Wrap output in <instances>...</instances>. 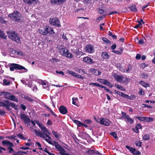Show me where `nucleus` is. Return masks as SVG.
I'll return each instance as SVG.
<instances>
[{
    "label": "nucleus",
    "mask_w": 155,
    "mask_h": 155,
    "mask_svg": "<svg viewBox=\"0 0 155 155\" xmlns=\"http://www.w3.org/2000/svg\"><path fill=\"white\" fill-rule=\"evenodd\" d=\"M139 83L142 86L146 88L147 87H149L150 86L149 84L147 83H145L144 81H140Z\"/></svg>",
    "instance_id": "nucleus-24"
},
{
    "label": "nucleus",
    "mask_w": 155,
    "mask_h": 155,
    "mask_svg": "<svg viewBox=\"0 0 155 155\" xmlns=\"http://www.w3.org/2000/svg\"><path fill=\"white\" fill-rule=\"evenodd\" d=\"M112 52L114 53L118 54H121V52L120 51L116 50H113L112 51Z\"/></svg>",
    "instance_id": "nucleus-55"
},
{
    "label": "nucleus",
    "mask_w": 155,
    "mask_h": 155,
    "mask_svg": "<svg viewBox=\"0 0 155 155\" xmlns=\"http://www.w3.org/2000/svg\"><path fill=\"white\" fill-rule=\"evenodd\" d=\"M147 66L148 65L144 63H142L140 64V67L142 68H144Z\"/></svg>",
    "instance_id": "nucleus-38"
},
{
    "label": "nucleus",
    "mask_w": 155,
    "mask_h": 155,
    "mask_svg": "<svg viewBox=\"0 0 155 155\" xmlns=\"http://www.w3.org/2000/svg\"><path fill=\"white\" fill-rule=\"evenodd\" d=\"M62 38L65 41H67L68 40V39L66 37V35L64 33L62 35Z\"/></svg>",
    "instance_id": "nucleus-58"
},
{
    "label": "nucleus",
    "mask_w": 155,
    "mask_h": 155,
    "mask_svg": "<svg viewBox=\"0 0 155 155\" xmlns=\"http://www.w3.org/2000/svg\"><path fill=\"white\" fill-rule=\"evenodd\" d=\"M130 151L134 154L139 155L140 154V153L139 151H137L135 149L133 148H132Z\"/></svg>",
    "instance_id": "nucleus-25"
},
{
    "label": "nucleus",
    "mask_w": 155,
    "mask_h": 155,
    "mask_svg": "<svg viewBox=\"0 0 155 155\" xmlns=\"http://www.w3.org/2000/svg\"><path fill=\"white\" fill-rule=\"evenodd\" d=\"M0 37L4 39H6L7 37L3 32L0 30Z\"/></svg>",
    "instance_id": "nucleus-31"
},
{
    "label": "nucleus",
    "mask_w": 155,
    "mask_h": 155,
    "mask_svg": "<svg viewBox=\"0 0 155 155\" xmlns=\"http://www.w3.org/2000/svg\"><path fill=\"white\" fill-rule=\"evenodd\" d=\"M8 37L11 39L14 40L17 42H21L20 38L18 35L16 34L14 31L9 30L7 32Z\"/></svg>",
    "instance_id": "nucleus-3"
},
{
    "label": "nucleus",
    "mask_w": 155,
    "mask_h": 155,
    "mask_svg": "<svg viewBox=\"0 0 155 155\" xmlns=\"http://www.w3.org/2000/svg\"><path fill=\"white\" fill-rule=\"evenodd\" d=\"M34 131L37 136L40 137L42 138L49 143L53 145H54V143H53L52 140H50L51 139H49V138L48 139L46 138V137H47L45 136L44 134H42L39 130H38L37 129H35L34 130Z\"/></svg>",
    "instance_id": "nucleus-7"
},
{
    "label": "nucleus",
    "mask_w": 155,
    "mask_h": 155,
    "mask_svg": "<svg viewBox=\"0 0 155 155\" xmlns=\"http://www.w3.org/2000/svg\"><path fill=\"white\" fill-rule=\"evenodd\" d=\"M154 119L151 117H146V121H147L149 122L153 121Z\"/></svg>",
    "instance_id": "nucleus-41"
},
{
    "label": "nucleus",
    "mask_w": 155,
    "mask_h": 155,
    "mask_svg": "<svg viewBox=\"0 0 155 155\" xmlns=\"http://www.w3.org/2000/svg\"><path fill=\"white\" fill-rule=\"evenodd\" d=\"M36 124L41 129L42 131L41 132L42 134H44L45 136L49 139H51V137L49 135L50 134V133L48 129L45 127L41 123H40L38 121H36Z\"/></svg>",
    "instance_id": "nucleus-2"
},
{
    "label": "nucleus",
    "mask_w": 155,
    "mask_h": 155,
    "mask_svg": "<svg viewBox=\"0 0 155 155\" xmlns=\"http://www.w3.org/2000/svg\"><path fill=\"white\" fill-rule=\"evenodd\" d=\"M7 137L10 139H13L14 140H17V136L15 135L8 136Z\"/></svg>",
    "instance_id": "nucleus-37"
},
{
    "label": "nucleus",
    "mask_w": 155,
    "mask_h": 155,
    "mask_svg": "<svg viewBox=\"0 0 155 155\" xmlns=\"http://www.w3.org/2000/svg\"><path fill=\"white\" fill-rule=\"evenodd\" d=\"M59 110L60 112L63 114H67L68 112L66 108L63 106H61L59 108Z\"/></svg>",
    "instance_id": "nucleus-15"
},
{
    "label": "nucleus",
    "mask_w": 155,
    "mask_h": 155,
    "mask_svg": "<svg viewBox=\"0 0 155 155\" xmlns=\"http://www.w3.org/2000/svg\"><path fill=\"white\" fill-rule=\"evenodd\" d=\"M54 145L55 147L59 151L62 148L61 146L57 142L55 141H54Z\"/></svg>",
    "instance_id": "nucleus-28"
},
{
    "label": "nucleus",
    "mask_w": 155,
    "mask_h": 155,
    "mask_svg": "<svg viewBox=\"0 0 155 155\" xmlns=\"http://www.w3.org/2000/svg\"><path fill=\"white\" fill-rule=\"evenodd\" d=\"M17 136L20 139L24 140H25L26 139L25 138V137H24V136L21 134H17Z\"/></svg>",
    "instance_id": "nucleus-46"
},
{
    "label": "nucleus",
    "mask_w": 155,
    "mask_h": 155,
    "mask_svg": "<svg viewBox=\"0 0 155 155\" xmlns=\"http://www.w3.org/2000/svg\"><path fill=\"white\" fill-rule=\"evenodd\" d=\"M130 10L132 11L136 12L137 11L136 6L135 5H133L129 7Z\"/></svg>",
    "instance_id": "nucleus-34"
},
{
    "label": "nucleus",
    "mask_w": 155,
    "mask_h": 155,
    "mask_svg": "<svg viewBox=\"0 0 155 155\" xmlns=\"http://www.w3.org/2000/svg\"><path fill=\"white\" fill-rule=\"evenodd\" d=\"M59 21L58 19L56 18H51L49 20V22L51 25H52L57 26L59 27L61 25L59 24Z\"/></svg>",
    "instance_id": "nucleus-10"
},
{
    "label": "nucleus",
    "mask_w": 155,
    "mask_h": 155,
    "mask_svg": "<svg viewBox=\"0 0 155 155\" xmlns=\"http://www.w3.org/2000/svg\"><path fill=\"white\" fill-rule=\"evenodd\" d=\"M0 96L4 97L6 99L18 102V100L16 97L13 95H11L9 93L4 91L0 92Z\"/></svg>",
    "instance_id": "nucleus-4"
},
{
    "label": "nucleus",
    "mask_w": 155,
    "mask_h": 155,
    "mask_svg": "<svg viewBox=\"0 0 155 155\" xmlns=\"http://www.w3.org/2000/svg\"><path fill=\"white\" fill-rule=\"evenodd\" d=\"M122 117L124 119H127L129 117V115L127 114L125 112H122Z\"/></svg>",
    "instance_id": "nucleus-35"
},
{
    "label": "nucleus",
    "mask_w": 155,
    "mask_h": 155,
    "mask_svg": "<svg viewBox=\"0 0 155 155\" xmlns=\"http://www.w3.org/2000/svg\"><path fill=\"white\" fill-rule=\"evenodd\" d=\"M5 113V112L4 110H0V115H3Z\"/></svg>",
    "instance_id": "nucleus-62"
},
{
    "label": "nucleus",
    "mask_w": 155,
    "mask_h": 155,
    "mask_svg": "<svg viewBox=\"0 0 155 155\" xmlns=\"http://www.w3.org/2000/svg\"><path fill=\"white\" fill-rule=\"evenodd\" d=\"M99 123L102 125L106 126L110 125V122L108 119L106 118H101Z\"/></svg>",
    "instance_id": "nucleus-12"
},
{
    "label": "nucleus",
    "mask_w": 155,
    "mask_h": 155,
    "mask_svg": "<svg viewBox=\"0 0 155 155\" xmlns=\"http://www.w3.org/2000/svg\"><path fill=\"white\" fill-rule=\"evenodd\" d=\"M139 94L141 95H143L144 94V92L143 91V90L140 89Z\"/></svg>",
    "instance_id": "nucleus-63"
},
{
    "label": "nucleus",
    "mask_w": 155,
    "mask_h": 155,
    "mask_svg": "<svg viewBox=\"0 0 155 155\" xmlns=\"http://www.w3.org/2000/svg\"><path fill=\"white\" fill-rule=\"evenodd\" d=\"M143 139L144 140H148L150 139V136L148 134H145L143 136Z\"/></svg>",
    "instance_id": "nucleus-36"
},
{
    "label": "nucleus",
    "mask_w": 155,
    "mask_h": 155,
    "mask_svg": "<svg viewBox=\"0 0 155 155\" xmlns=\"http://www.w3.org/2000/svg\"><path fill=\"white\" fill-rule=\"evenodd\" d=\"M141 74V77L142 78L144 79H146L148 77V75L147 74L142 73Z\"/></svg>",
    "instance_id": "nucleus-43"
},
{
    "label": "nucleus",
    "mask_w": 155,
    "mask_h": 155,
    "mask_svg": "<svg viewBox=\"0 0 155 155\" xmlns=\"http://www.w3.org/2000/svg\"><path fill=\"white\" fill-rule=\"evenodd\" d=\"M138 23L139 24L138 25H135L134 27V28H140L141 27V25H142V23H141V22L140 21H138Z\"/></svg>",
    "instance_id": "nucleus-40"
},
{
    "label": "nucleus",
    "mask_w": 155,
    "mask_h": 155,
    "mask_svg": "<svg viewBox=\"0 0 155 155\" xmlns=\"http://www.w3.org/2000/svg\"><path fill=\"white\" fill-rule=\"evenodd\" d=\"M10 70L11 71H13L15 70H23V72H26L28 70L23 66L16 64H12L10 66Z\"/></svg>",
    "instance_id": "nucleus-5"
},
{
    "label": "nucleus",
    "mask_w": 155,
    "mask_h": 155,
    "mask_svg": "<svg viewBox=\"0 0 155 155\" xmlns=\"http://www.w3.org/2000/svg\"><path fill=\"white\" fill-rule=\"evenodd\" d=\"M115 86L116 87H117V88H119V89H120L121 90L124 91V88L122 86L119 85L118 84L115 85Z\"/></svg>",
    "instance_id": "nucleus-54"
},
{
    "label": "nucleus",
    "mask_w": 155,
    "mask_h": 155,
    "mask_svg": "<svg viewBox=\"0 0 155 155\" xmlns=\"http://www.w3.org/2000/svg\"><path fill=\"white\" fill-rule=\"evenodd\" d=\"M115 79L117 81L121 82L123 78V77L120 75H119L116 74H114L113 75Z\"/></svg>",
    "instance_id": "nucleus-16"
},
{
    "label": "nucleus",
    "mask_w": 155,
    "mask_h": 155,
    "mask_svg": "<svg viewBox=\"0 0 155 155\" xmlns=\"http://www.w3.org/2000/svg\"><path fill=\"white\" fill-rule=\"evenodd\" d=\"M7 101H4L3 102H0V106H2L3 107H5L6 108L7 107Z\"/></svg>",
    "instance_id": "nucleus-27"
},
{
    "label": "nucleus",
    "mask_w": 155,
    "mask_h": 155,
    "mask_svg": "<svg viewBox=\"0 0 155 155\" xmlns=\"http://www.w3.org/2000/svg\"><path fill=\"white\" fill-rule=\"evenodd\" d=\"M92 121L90 120H84V122L86 124H90L91 123Z\"/></svg>",
    "instance_id": "nucleus-52"
},
{
    "label": "nucleus",
    "mask_w": 155,
    "mask_h": 155,
    "mask_svg": "<svg viewBox=\"0 0 155 155\" xmlns=\"http://www.w3.org/2000/svg\"><path fill=\"white\" fill-rule=\"evenodd\" d=\"M7 107H6V109L8 111L11 110V109L10 107L11 106L12 108H14L15 110H18V106L17 105H16L14 103L12 102L7 101Z\"/></svg>",
    "instance_id": "nucleus-11"
},
{
    "label": "nucleus",
    "mask_w": 155,
    "mask_h": 155,
    "mask_svg": "<svg viewBox=\"0 0 155 155\" xmlns=\"http://www.w3.org/2000/svg\"><path fill=\"white\" fill-rule=\"evenodd\" d=\"M24 99L25 100H26L28 101H29L30 102H31L33 101V100L30 97H28L27 96H25L24 97Z\"/></svg>",
    "instance_id": "nucleus-45"
},
{
    "label": "nucleus",
    "mask_w": 155,
    "mask_h": 155,
    "mask_svg": "<svg viewBox=\"0 0 155 155\" xmlns=\"http://www.w3.org/2000/svg\"><path fill=\"white\" fill-rule=\"evenodd\" d=\"M52 133L55 137H56L57 139H58L60 138V135L58 133L54 131H52Z\"/></svg>",
    "instance_id": "nucleus-32"
},
{
    "label": "nucleus",
    "mask_w": 155,
    "mask_h": 155,
    "mask_svg": "<svg viewBox=\"0 0 155 155\" xmlns=\"http://www.w3.org/2000/svg\"><path fill=\"white\" fill-rule=\"evenodd\" d=\"M47 124L48 125L51 126L52 124V122L50 120H48L47 123Z\"/></svg>",
    "instance_id": "nucleus-61"
},
{
    "label": "nucleus",
    "mask_w": 155,
    "mask_h": 155,
    "mask_svg": "<svg viewBox=\"0 0 155 155\" xmlns=\"http://www.w3.org/2000/svg\"><path fill=\"white\" fill-rule=\"evenodd\" d=\"M127 120L128 122H129L130 124H131L134 121V120L131 118L129 117L127 119Z\"/></svg>",
    "instance_id": "nucleus-48"
},
{
    "label": "nucleus",
    "mask_w": 155,
    "mask_h": 155,
    "mask_svg": "<svg viewBox=\"0 0 155 155\" xmlns=\"http://www.w3.org/2000/svg\"><path fill=\"white\" fill-rule=\"evenodd\" d=\"M98 12L99 13L101 14H103L104 12V11L103 9H99Z\"/></svg>",
    "instance_id": "nucleus-64"
},
{
    "label": "nucleus",
    "mask_w": 155,
    "mask_h": 155,
    "mask_svg": "<svg viewBox=\"0 0 155 155\" xmlns=\"http://www.w3.org/2000/svg\"><path fill=\"white\" fill-rule=\"evenodd\" d=\"M83 61L87 63H92L93 62L92 59L88 57L84 58Z\"/></svg>",
    "instance_id": "nucleus-21"
},
{
    "label": "nucleus",
    "mask_w": 155,
    "mask_h": 155,
    "mask_svg": "<svg viewBox=\"0 0 155 155\" xmlns=\"http://www.w3.org/2000/svg\"><path fill=\"white\" fill-rule=\"evenodd\" d=\"M102 39L104 42L107 44H110V41L105 38H103Z\"/></svg>",
    "instance_id": "nucleus-39"
},
{
    "label": "nucleus",
    "mask_w": 155,
    "mask_h": 155,
    "mask_svg": "<svg viewBox=\"0 0 155 155\" xmlns=\"http://www.w3.org/2000/svg\"><path fill=\"white\" fill-rule=\"evenodd\" d=\"M36 0H23L24 2L28 4H35L37 3Z\"/></svg>",
    "instance_id": "nucleus-23"
},
{
    "label": "nucleus",
    "mask_w": 155,
    "mask_h": 155,
    "mask_svg": "<svg viewBox=\"0 0 155 155\" xmlns=\"http://www.w3.org/2000/svg\"><path fill=\"white\" fill-rule=\"evenodd\" d=\"M78 70L79 71V73H80V74H84L85 73V72L84 71V70H83V69H78Z\"/></svg>",
    "instance_id": "nucleus-53"
},
{
    "label": "nucleus",
    "mask_w": 155,
    "mask_h": 155,
    "mask_svg": "<svg viewBox=\"0 0 155 155\" xmlns=\"http://www.w3.org/2000/svg\"><path fill=\"white\" fill-rule=\"evenodd\" d=\"M110 135L114 137L115 139L117 138V134L115 132H112L110 133Z\"/></svg>",
    "instance_id": "nucleus-50"
},
{
    "label": "nucleus",
    "mask_w": 155,
    "mask_h": 155,
    "mask_svg": "<svg viewBox=\"0 0 155 155\" xmlns=\"http://www.w3.org/2000/svg\"><path fill=\"white\" fill-rule=\"evenodd\" d=\"M94 150H89L87 151V153L90 155H92L94 153Z\"/></svg>",
    "instance_id": "nucleus-44"
},
{
    "label": "nucleus",
    "mask_w": 155,
    "mask_h": 155,
    "mask_svg": "<svg viewBox=\"0 0 155 155\" xmlns=\"http://www.w3.org/2000/svg\"><path fill=\"white\" fill-rule=\"evenodd\" d=\"M0 22L2 23H5L6 22L4 20V19L3 18L0 17Z\"/></svg>",
    "instance_id": "nucleus-60"
},
{
    "label": "nucleus",
    "mask_w": 155,
    "mask_h": 155,
    "mask_svg": "<svg viewBox=\"0 0 155 155\" xmlns=\"http://www.w3.org/2000/svg\"><path fill=\"white\" fill-rule=\"evenodd\" d=\"M75 77H76L77 78H80L81 79H83V78H84L82 76H81L80 75L78 74L77 73H76V75Z\"/></svg>",
    "instance_id": "nucleus-59"
},
{
    "label": "nucleus",
    "mask_w": 155,
    "mask_h": 155,
    "mask_svg": "<svg viewBox=\"0 0 155 155\" xmlns=\"http://www.w3.org/2000/svg\"><path fill=\"white\" fill-rule=\"evenodd\" d=\"M142 143L140 141H136L135 142V144H136V146H137L138 147H141V145Z\"/></svg>",
    "instance_id": "nucleus-51"
},
{
    "label": "nucleus",
    "mask_w": 155,
    "mask_h": 155,
    "mask_svg": "<svg viewBox=\"0 0 155 155\" xmlns=\"http://www.w3.org/2000/svg\"><path fill=\"white\" fill-rule=\"evenodd\" d=\"M50 61L51 62L54 63V62H59V60L58 59H56V58H53L50 59Z\"/></svg>",
    "instance_id": "nucleus-49"
},
{
    "label": "nucleus",
    "mask_w": 155,
    "mask_h": 155,
    "mask_svg": "<svg viewBox=\"0 0 155 155\" xmlns=\"http://www.w3.org/2000/svg\"><path fill=\"white\" fill-rule=\"evenodd\" d=\"M142 107H146L149 108H152V106H149V105L146 104H142Z\"/></svg>",
    "instance_id": "nucleus-57"
},
{
    "label": "nucleus",
    "mask_w": 155,
    "mask_h": 155,
    "mask_svg": "<svg viewBox=\"0 0 155 155\" xmlns=\"http://www.w3.org/2000/svg\"><path fill=\"white\" fill-rule=\"evenodd\" d=\"M136 118H137L140 121H145L146 117H137Z\"/></svg>",
    "instance_id": "nucleus-47"
},
{
    "label": "nucleus",
    "mask_w": 155,
    "mask_h": 155,
    "mask_svg": "<svg viewBox=\"0 0 155 155\" xmlns=\"http://www.w3.org/2000/svg\"><path fill=\"white\" fill-rule=\"evenodd\" d=\"M85 50L87 52L90 53H92L94 51L93 47L91 45H87L85 48Z\"/></svg>",
    "instance_id": "nucleus-14"
},
{
    "label": "nucleus",
    "mask_w": 155,
    "mask_h": 155,
    "mask_svg": "<svg viewBox=\"0 0 155 155\" xmlns=\"http://www.w3.org/2000/svg\"><path fill=\"white\" fill-rule=\"evenodd\" d=\"M21 16V14L17 11H15L12 13L8 15L9 17L13 20L18 22L20 21Z\"/></svg>",
    "instance_id": "nucleus-6"
},
{
    "label": "nucleus",
    "mask_w": 155,
    "mask_h": 155,
    "mask_svg": "<svg viewBox=\"0 0 155 155\" xmlns=\"http://www.w3.org/2000/svg\"><path fill=\"white\" fill-rule=\"evenodd\" d=\"M12 79L13 80H14V78H9L6 79H5L3 80V83L4 84L6 85H9L11 84L10 81L9 80V79Z\"/></svg>",
    "instance_id": "nucleus-22"
},
{
    "label": "nucleus",
    "mask_w": 155,
    "mask_h": 155,
    "mask_svg": "<svg viewBox=\"0 0 155 155\" xmlns=\"http://www.w3.org/2000/svg\"><path fill=\"white\" fill-rule=\"evenodd\" d=\"M73 122L79 127L82 126V123L80 121L77 120H73Z\"/></svg>",
    "instance_id": "nucleus-33"
},
{
    "label": "nucleus",
    "mask_w": 155,
    "mask_h": 155,
    "mask_svg": "<svg viewBox=\"0 0 155 155\" xmlns=\"http://www.w3.org/2000/svg\"><path fill=\"white\" fill-rule=\"evenodd\" d=\"M101 56L104 59H109V58L108 53L106 52H103Z\"/></svg>",
    "instance_id": "nucleus-26"
},
{
    "label": "nucleus",
    "mask_w": 155,
    "mask_h": 155,
    "mask_svg": "<svg viewBox=\"0 0 155 155\" xmlns=\"http://www.w3.org/2000/svg\"><path fill=\"white\" fill-rule=\"evenodd\" d=\"M97 81L99 82L107 85H109L110 83L107 80H104L103 79H97Z\"/></svg>",
    "instance_id": "nucleus-19"
},
{
    "label": "nucleus",
    "mask_w": 155,
    "mask_h": 155,
    "mask_svg": "<svg viewBox=\"0 0 155 155\" xmlns=\"http://www.w3.org/2000/svg\"><path fill=\"white\" fill-rule=\"evenodd\" d=\"M2 143L3 145L8 147L9 153H11L14 150L12 147L14 146V145L12 143L7 140H4L2 141Z\"/></svg>",
    "instance_id": "nucleus-9"
},
{
    "label": "nucleus",
    "mask_w": 155,
    "mask_h": 155,
    "mask_svg": "<svg viewBox=\"0 0 155 155\" xmlns=\"http://www.w3.org/2000/svg\"><path fill=\"white\" fill-rule=\"evenodd\" d=\"M90 71L92 74L96 75H99L101 74V72L97 69H95L94 68L91 69Z\"/></svg>",
    "instance_id": "nucleus-18"
},
{
    "label": "nucleus",
    "mask_w": 155,
    "mask_h": 155,
    "mask_svg": "<svg viewBox=\"0 0 155 155\" xmlns=\"http://www.w3.org/2000/svg\"><path fill=\"white\" fill-rule=\"evenodd\" d=\"M138 43L141 45H143L144 44V41L143 39H141L138 41Z\"/></svg>",
    "instance_id": "nucleus-56"
},
{
    "label": "nucleus",
    "mask_w": 155,
    "mask_h": 155,
    "mask_svg": "<svg viewBox=\"0 0 155 155\" xmlns=\"http://www.w3.org/2000/svg\"><path fill=\"white\" fill-rule=\"evenodd\" d=\"M20 117L25 123H28L30 122V119L28 116L24 114H21L20 116Z\"/></svg>",
    "instance_id": "nucleus-13"
},
{
    "label": "nucleus",
    "mask_w": 155,
    "mask_h": 155,
    "mask_svg": "<svg viewBox=\"0 0 155 155\" xmlns=\"http://www.w3.org/2000/svg\"><path fill=\"white\" fill-rule=\"evenodd\" d=\"M58 51L64 56L70 58H72L73 57L71 54L69 53L68 51L63 46H60L58 48Z\"/></svg>",
    "instance_id": "nucleus-8"
},
{
    "label": "nucleus",
    "mask_w": 155,
    "mask_h": 155,
    "mask_svg": "<svg viewBox=\"0 0 155 155\" xmlns=\"http://www.w3.org/2000/svg\"><path fill=\"white\" fill-rule=\"evenodd\" d=\"M68 73L70 74L74 77H75L76 75V73L71 71H68Z\"/></svg>",
    "instance_id": "nucleus-42"
},
{
    "label": "nucleus",
    "mask_w": 155,
    "mask_h": 155,
    "mask_svg": "<svg viewBox=\"0 0 155 155\" xmlns=\"http://www.w3.org/2000/svg\"><path fill=\"white\" fill-rule=\"evenodd\" d=\"M132 70V67L131 65H129L128 66L127 68L124 70L123 72H125L126 73H128L130 71Z\"/></svg>",
    "instance_id": "nucleus-29"
},
{
    "label": "nucleus",
    "mask_w": 155,
    "mask_h": 155,
    "mask_svg": "<svg viewBox=\"0 0 155 155\" xmlns=\"http://www.w3.org/2000/svg\"><path fill=\"white\" fill-rule=\"evenodd\" d=\"M66 0H51L52 4H61L63 3Z\"/></svg>",
    "instance_id": "nucleus-17"
},
{
    "label": "nucleus",
    "mask_w": 155,
    "mask_h": 155,
    "mask_svg": "<svg viewBox=\"0 0 155 155\" xmlns=\"http://www.w3.org/2000/svg\"><path fill=\"white\" fill-rule=\"evenodd\" d=\"M59 151L61 155H67L69 154L66 153V151L63 148H62Z\"/></svg>",
    "instance_id": "nucleus-30"
},
{
    "label": "nucleus",
    "mask_w": 155,
    "mask_h": 155,
    "mask_svg": "<svg viewBox=\"0 0 155 155\" xmlns=\"http://www.w3.org/2000/svg\"><path fill=\"white\" fill-rule=\"evenodd\" d=\"M50 30V32L49 31V34H53L54 33L53 28L49 26H44L43 27H40L39 29V33L43 35H47L48 34V30Z\"/></svg>",
    "instance_id": "nucleus-1"
},
{
    "label": "nucleus",
    "mask_w": 155,
    "mask_h": 155,
    "mask_svg": "<svg viewBox=\"0 0 155 155\" xmlns=\"http://www.w3.org/2000/svg\"><path fill=\"white\" fill-rule=\"evenodd\" d=\"M117 93L119 95L122 97H123L125 98H126L128 99H131V97L130 96H129L128 95L126 94L123 92H117Z\"/></svg>",
    "instance_id": "nucleus-20"
}]
</instances>
